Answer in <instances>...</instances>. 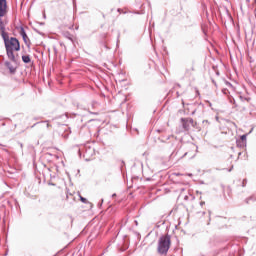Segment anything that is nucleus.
Returning <instances> with one entry per match:
<instances>
[{
  "label": "nucleus",
  "mask_w": 256,
  "mask_h": 256,
  "mask_svg": "<svg viewBox=\"0 0 256 256\" xmlns=\"http://www.w3.org/2000/svg\"><path fill=\"white\" fill-rule=\"evenodd\" d=\"M136 225H137V221H135Z\"/></svg>",
  "instance_id": "nucleus-17"
},
{
  "label": "nucleus",
  "mask_w": 256,
  "mask_h": 256,
  "mask_svg": "<svg viewBox=\"0 0 256 256\" xmlns=\"http://www.w3.org/2000/svg\"><path fill=\"white\" fill-rule=\"evenodd\" d=\"M186 122L188 123V125H194L195 121L193 120V118H188L186 119Z\"/></svg>",
  "instance_id": "nucleus-9"
},
{
  "label": "nucleus",
  "mask_w": 256,
  "mask_h": 256,
  "mask_svg": "<svg viewBox=\"0 0 256 256\" xmlns=\"http://www.w3.org/2000/svg\"><path fill=\"white\" fill-rule=\"evenodd\" d=\"M20 35H21L25 45H27V47H31V40L27 36V32H25V28H23V27L20 28Z\"/></svg>",
  "instance_id": "nucleus-3"
},
{
  "label": "nucleus",
  "mask_w": 256,
  "mask_h": 256,
  "mask_svg": "<svg viewBox=\"0 0 256 256\" xmlns=\"http://www.w3.org/2000/svg\"><path fill=\"white\" fill-rule=\"evenodd\" d=\"M191 71H195V68L193 66L191 67Z\"/></svg>",
  "instance_id": "nucleus-13"
},
{
  "label": "nucleus",
  "mask_w": 256,
  "mask_h": 256,
  "mask_svg": "<svg viewBox=\"0 0 256 256\" xmlns=\"http://www.w3.org/2000/svg\"><path fill=\"white\" fill-rule=\"evenodd\" d=\"M0 31L2 35V39L9 36L7 32H5V23L3 22V19L0 18Z\"/></svg>",
  "instance_id": "nucleus-5"
},
{
  "label": "nucleus",
  "mask_w": 256,
  "mask_h": 256,
  "mask_svg": "<svg viewBox=\"0 0 256 256\" xmlns=\"http://www.w3.org/2000/svg\"><path fill=\"white\" fill-rule=\"evenodd\" d=\"M23 63H31V57L29 55L22 56Z\"/></svg>",
  "instance_id": "nucleus-7"
},
{
  "label": "nucleus",
  "mask_w": 256,
  "mask_h": 256,
  "mask_svg": "<svg viewBox=\"0 0 256 256\" xmlns=\"http://www.w3.org/2000/svg\"><path fill=\"white\" fill-rule=\"evenodd\" d=\"M183 122V129H185L186 131H189V123L187 122V120L182 119Z\"/></svg>",
  "instance_id": "nucleus-8"
},
{
  "label": "nucleus",
  "mask_w": 256,
  "mask_h": 256,
  "mask_svg": "<svg viewBox=\"0 0 256 256\" xmlns=\"http://www.w3.org/2000/svg\"><path fill=\"white\" fill-rule=\"evenodd\" d=\"M80 201H81L82 203H89V201H87V198H84V197H82V196H80Z\"/></svg>",
  "instance_id": "nucleus-10"
},
{
  "label": "nucleus",
  "mask_w": 256,
  "mask_h": 256,
  "mask_svg": "<svg viewBox=\"0 0 256 256\" xmlns=\"http://www.w3.org/2000/svg\"><path fill=\"white\" fill-rule=\"evenodd\" d=\"M184 157H187V152L184 154Z\"/></svg>",
  "instance_id": "nucleus-15"
},
{
  "label": "nucleus",
  "mask_w": 256,
  "mask_h": 256,
  "mask_svg": "<svg viewBox=\"0 0 256 256\" xmlns=\"http://www.w3.org/2000/svg\"><path fill=\"white\" fill-rule=\"evenodd\" d=\"M112 197H117V194H112Z\"/></svg>",
  "instance_id": "nucleus-14"
},
{
  "label": "nucleus",
  "mask_w": 256,
  "mask_h": 256,
  "mask_svg": "<svg viewBox=\"0 0 256 256\" xmlns=\"http://www.w3.org/2000/svg\"><path fill=\"white\" fill-rule=\"evenodd\" d=\"M7 13V0H0V17H5Z\"/></svg>",
  "instance_id": "nucleus-4"
},
{
  "label": "nucleus",
  "mask_w": 256,
  "mask_h": 256,
  "mask_svg": "<svg viewBox=\"0 0 256 256\" xmlns=\"http://www.w3.org/2000/svg\"><path fill=\"white\" fill-rule=\"evenodd\" d=\"M3 41L8 59L12 61V63H17L14 51H21V44L19 43V40L15 37L9 38V36H5Z\"/></svg>",
  "instance_id": "nucleus-1"
},
{
  "label": "nucleus",
  "mask_w": 256,
  "mask_h": 256,
  "mask_svg": "<svg viewBox=\"0 0 256 256\" xmlns=\"http://www.w3.org/2000/svg\"><path fill=\"white\" fill-rule=\"evenodd\" d=\"M241 140H242V141H247V135H245V134L242 135V136H241Z\"/></svg>",
  "instance_id": "nucleus-11"
},
{
  "label": "nucleus",
  "mask_w": 256,
  "mask_h": 256,
  "mask_svg": "<svg viewBox=\"0 0 256 256\" xmlns=\"http://www.w3.org/2000/svg\"><path fill=\"white\" fill-rule=\"evenodd\" d=\"M170 248H171V236L169 234L161 236L158 240V248H157L159 255H167Z\"/></svg>",
  "instance_id": "nucleus-2"
},
{
  "label": "nucleus",
  "mask_w": 256,
  "mask_h": 256,
  "mask_svg": "<svg viewBox=\"0 0 256 256\" xmlns=\"http://www.w3.org/2000/svg\"><path fill=\"white\" fill-rule=\"evenodd\" d=\"M4 65H5V67H7V69H9V72H10V73H12V74L16 73L17 67H14V65H13L11 62L6 61V62L4 63Z\"/></svg>",
  "instance_id": "nucleus-6"
},
{
  "label": "nucleus",
  "mask_w": 256,
  "mask_h": 256,
  "mask_svg": "<svg viewBox=\"0 0 256 256\" xmlns=\"http://www.w3.org/2000/svg\"><path fill=\"white\" fill-rule=\"evenodd\" d=\"M229 172L233 171V166L228 170Z\"/></svg>",
  "instance_id": "nucleus-12"
},
{
  "label": "nucleus",
  "mask_w": 256,
  "mask_h": 256,
  "mask_svg": "<svg viewBox=\"0 0 256 256\" xmlns=\"http://www.w3.org/2000/svg\"><path fill=\"white\" fill-rule=\"evenodd\" d=\"M186 73H189V70H187Z\"/></svg>",
  "instance_id": "nucleus-16"
}]
</instances>
